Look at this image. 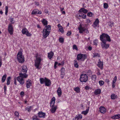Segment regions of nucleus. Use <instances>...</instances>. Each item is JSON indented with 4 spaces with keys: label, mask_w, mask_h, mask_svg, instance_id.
<instances>
[{
    "label": "nucleus",
    "mask_w": 120,
    "mask_h": 120,
    "mask_svg": "<svg viewBox=\"0 0 120 120\" xmlns=\"http://www.w3.org/2000/svg\"><path fill=\"white\" fill-rule=\"evenodd\" d=\"M88 79V77L86 74H83L80 75V80L82 82H86L87 81Z\"/></svg>",
    "instance_id": "7"
},
{
    "label": "nucleus",
    "mask_w": 120,
    "mask_h": 120,
    "mask_svg": "<svg viewBox=\"0 0 120 120\" xmlns=\"http://www.w3.org/2000/svg\"><path fill=\"white\" fill-rule=\"evenodd\" d=\"M22 72L24 73H25L26 74L27 70L26 66L25 65H23L22 66Z\"/></svg>",
    "instance_id": "18"
},
{
    "label": "nucleus",
    "mask_w": 120,
    "mask_h": 120,
    "mask_svg": "<svg viewBox=\"0 0 120 120\" xmlns=\"http://www.w3.org/2000/svg\"><path fill=\"white\" fill-rule=\"evenodd\" d=\"M86 23H89L91 22V21L89 19H87L86 20Z\"/></svg>",
    "instance_id": "58"
},
{
    "label": "nucleus",
    "mask_w": 120,
    "mask_h": 120,
    "mask_svg": "<svg viewBox=\"0 0 120 120\" xmlns=\"http://www.w3.org/2000/svg\"><path fill=\"white\" fill-rule=\"evenodd\" d=\"M11 79V77H8L7 79V85H9L10 83V80Z\"/></svg>",
    "instance_id": "39"
},
{
    "label": "nucleus",
    "mask_w": 120,
    "mask_h": 120,
    "mask_svg": "<svg viewBox=\"0 0 120 120\" xmlns=\"http://www.w3.org/2000/svg\"><path fill=\"white\" fill-rule=\"evenodd\" d=\"M41 22L44 26L47 25L48 23L47 21L45 19H43L41 21Z\"/></svg>",
    "instance_id": "30"
},
{
    "label": "nucleus",
    "mask_w": 120,
    "mask_h": 120,
    "mask_svg": "<svg viewBox=\"0 0 120 120\" xmlns=\"http://www.w3.org/2000/svg\"><path fill=\"white\" fill-rule=\"evenodd\" d=\"M32 119L33 120H40L39 119L37 118V116L36 115L33 116L32 117Z\"/></svg>",
    "instance_id": "43"
},
{
    "label": "nucleus",
    "mask_w": 120,
    "mask_h": 120,
    "mask_svg": "<svg viewBox=\"0 0 120 120\" xmlns=\"http://www.w3.org/2000/svg\"><path fill=\"white\" fill-rule=\"evenodd\" d=\"M104 8L105 9H107L109 7V6L108 4L106 3H105L104 4Z\"/></svg>",
    "instance_id": "42"
},
{
    "label": "nucleus",
    "mask_w": 120,
    "mask_h": 120,
    "mask_svg": "<svg viewBox=\"0 0 120 120\" xmlns=\"http://www.w3.org/2000/svg\"><path fill=\"white\" fill-rule=\"evenodd\" d=\"M15 116L18 117L19 116V112L17 111H15Z\"/></svg>",
    "instance_id": "51"
},
{
    "label": "nucleus",
    "mask_w": 120,
    "mask_h": 120,
    "mask_svg": "<svg viewBox=\"0 0 120 120\" xmlns=\"http://www.w3.org/2000/svg\"><path fill=\"white\" fill-rule=\"evenodd\" d=\"M54 55V53L52 51L48 53V57L51 59L52 57Z\"/></svg>",
    "instance_id": "23"
},
{
    "label": "nucleus",
    "mask_w": 120,
    "mask_h": 120,
    "mask_svg": "<svg viewBox=\"0 0 120 120\" xmlns=\"http://www.w3.org/2000/svg\"><path fill=\"white\" fill-rule=\"evenodd\" d=\"M55 98L54 97H53L51 100V101L50 104L51 106H54L55 103Z\"/></svg>",
    "instance_id": "21"
},
{
    "label": "nucleus",
    "mask_w": 120,
    "mask_h": 120,
    "mask_svg": "<svg viewBox=\"0 0 120 120\" xmlns=\"http://www.w3.org/2000/svg\"><path fill=\"white\" fill-rule=\"evenodd\" d=\"M14 84L15 85H17L16 82V79H14Z\"/></svg>",
    "instance_id": "62"
},
{
    "label": "nucleus",
    "mask_w": 120,
    "mask_h": 120,
    "mask_svg": "<svg viewBox=\"0 0 120 120\" xmlns=\"http://www.w3.org/2000/svg\"><path fill=\"white\" fill-rule=\"evenodd\" d=\"M115 83L112 82V87L113 88L115 86Z\"/></svg>",
    "instance_id": "60"
},
{
    "label": "nucleus",
    "mask_w": 120,
    "mask_h": 120,
    "mask_svg": "<svg viewBox=\"0 0 120 120\" xmlns=\"http://www.w3.org/2000/svg\"><path fill=\"white\" fill-rule=\"evenodd\" d=\"M47 78H40V83L41 84H42L45 83V80Z\"/></svg>",
    "instance_id": "26"
},
{
    "label": "nucleus",
    "mask_w": 120,
    "mask_h": 120,
    "mask_svg": "<svg viewBox=\"0 0 120 120\" xmlns=\"http://www.w3.org/2000/svg\"><path fill=\"white\" fill-rule=\"evenodd\" d=\"M116 79H117V77L116 76H115L114 77V78L113 79V80L112 82H113V83H115L116 81Z\"/></svg>",
    "instance_id": "53"
},
{
    "label": "nucleus",
    "mask_w": 120,
    "mask_h": 120,
    "mask_svg": "<svg viewBox=\"0 0 120 120\" xmlns=\"http://www.w3.org/2000/svg\"><path fill=\"white\" fill-rule=\"evenodd\" d=\"M100 55L97 53H93V57L95 58L96 57H100Z\"/></svg>",
    "instance_id": "34"
},
{
    "label": "nucleus",
    "mask_w": 120,
    "mask_h": 120,
    "mask_svg": "<svg viewBox=\"0 0 120 120\" xmlns=\"http://www.w3.org/2000/svg\"><path fill=\"white\" fill-rule=\"evenodd\" d=\"M97 78L96 76L95 75H92V76H91V79L94 81H95L96 80V79Z\"/></svg>",
    "instance_id": "40"
},
{
    "label": "nucleus",
    "mask_w": 120,
    "mask_h": 120,
    "mask_svg": "<svg viewBox=\"0 0 120 120\" xmlns=\"http://www.w3.org/2000/svg\"><path fill=\"white\" fill-rule=\"evenodd\" d=\"M117 98L116 95L115 94H113L111 95V98L112 99H114Z\"/></svg>",
    "instance_id": "38"
},
{
    "label": "nucleus",
    "mask_w": 120,
    "mask_h": 120,
    "mask_svg": "<svg viewBox=\"0 0 120 120\" xmlns=\"http://www.w3.org/2000/svg\"><path fill=\"white\" fill-rule=\"evenodd\" d=\"M78 16L80 17H81L83 19H85L86 18V16L84 14L82 13H80L78 14Z\"/></svg>",
    "instance_id": "19"
},
{
    "label": "nucleus",
    "mask_w": 120,
    "mask_h": 120,
    "mask_svg": "<svg viewBox=\"0 0 120 120\" xmlns=\"http://www.w3.org/2000/svg\"><path fill=\"white\" fill-rule=\"evenodd\" d=\"M35 57L36 59L34 61L35 66L37 69H39L40 68L39 67V66L41 60V59L40 57V56H39L38 53L36 54Z\"/></svg>",
    "instance_id": "4"
},
{
    "label": "nucleus",
    "mask_w": 120,
    "mask_h": 120,
    "mask_svg": "<svg viewBox=\"0 0 120 120\" xmlns=\"http://www.w3.org/2000/svg\"><path fill=\"white\" fill-rule=\"evenodd\" d=\"M86 73L89 76L91 75L92 73V71L90 70H88Z\"/></svg>",
    "instance_id": "46"
},
{
    "label": "nucleus",
    "mask_w": 120,
    "mask_h": 120,
    "mask_svg": "<svg viewBox=\"0 0 120 120\" xmlns=\"http://www.w3.org/2000/svg\"><path fill=\"white\" fill-rule=\"evenodd\" d=\"M7 76V75L5 74L3 76L1 80L2 82H4Z\"/></svg>",
    "instance_id": "36"
},
{
    "label": "nucleus",
    "mask_w": 120,
    "mask_h": 120,
    "mask_svg": "<svg viewBox=\"0 0 120 120\" xmlns=\"http://www.w3.org/2000/svg\"><path fill=\"white\" fill-rule=\"evenodd\" d=\"M100 112L102 113H104L106 112L105 108L103 106H101L99 108Z\"/></svg>",
    "instance_id": "16"
},
{
    "label": "nucleus",
    "mask_w": 120,
    "mask_h": 120,
    "mask_svg": "<svg viewBox=\"0 0 120 120\" xmlns=\"http://www.w3.org/2000/svg\"><path fill=\"white\" fill-rule=\"evenodd\" d=\"M73 49H75L76 50H78V48L76 45H73Z\"/></svg>",
    "instance_id": "52"
},
{
    "label": "nucleus",
    "mask_w": 120,
    "mask_h": 120,
    "mask_svg": "<svg viewBox=\"0 0 120 120\" xmlns=\"http://www.w3.org/2000/svg\"><path fill=\"white\" fill-rule=\"evenodd\" d=\"M75 116L77 120H80L82 118V115L81 114H79L77 115L76 116Z\"/></svg>",
    "instance_id": "33"
},
{
    "label": "nucleus",
    "mask_w": 120,
    "mask_h": 120,
    "mask_svg": "<svg viewBox=\"0 0 120 120\" xmlns=\"http://www.w3.org/2000/svg\"><path fill=\"white\" fill-rule=\"evenodd\" d=\"M74 66L75 67L78 68H79V65L78 64L77 60H74Z\"/></svg>",
    "instance_id": "32"
},
{
    "label": "nucleus",
    "mask_w": 120,
    "mask_h": 120,
    "mask_svg": "<svg viewBox=\"0 0 120 120\" xmlns=\"http://www.w3.org/2000/svg\"><path fill=\"white\" fill-rule=\"evenodd\" d=\"M100 38L102 42H106L107 41L110 42L111 41L109 36L106 34L103 33L100 36Z\"/></svg>",
    "instance_id": "3"
},
{
    "label": "nucleus",
    "mask_w": 120,
    "mask_h": 120,
    "mask_svg": "<svg viewBox=\"0 0 120 120\" xmlns=\"http://www.w3.org/2000/svg\"><path fill=\"white\" fill-rule=\"evenodd\" d=\"M57 26L59 28V31L60 32H61L62 33L64 32V30L63 27L60 24H58Z\"/></svg>",
    "instance_id": "15"
},
{
    "label": "nucleus",
    "mask_w": 120,
    "mask_h": 120,
    "mask_svg": "<svg viewBox=\"0 0 120 120\" xmlns=\"http://www.w3.org/2000/svg\"><path fill=\"white\" fill-rule=\"evenodd\" d=\"M22 32L23 34H25L27 36L30 37L32 35V34L29 33L28 31L26 28L23 29Z\"/></svg>",
    "instance_id": "9"
},
{
    "label": "nucleus",
    "mask_w": 120,
    "mask_h": 120,
    "mask_svg": "<svg viewBox=\"0 0 120 120\" xmlns=\"http://www.w3.org/2000/svg\"><path fill=\"white\" fill-rule=\"evenodd\" d=\"M89 107H88V109H87L85 111L82 112L81 113L84 114V115H86L88 113L89 110Z\"/></svg>",
    "instance_id": "31"
},
{
    "label": "nucleus",
    "mask_w": 120,
    "mask_h": 120,
    "mask_svg": "<svg viewBox=\"0 0 120 120\" xmlns=\"http://www.w3.org/2000/svg\"><path fill=\"white\" fill-rule=\"evenodd\" d=\"M57 92L58 96L59 97L60 96L62 95V92L61 89L60 87H59L58 88Z\"/></svg>",
    "instance_id": "24"
},
{
    "label": "nucleus",
    "mask_w": 120,
    "mask_h": 120,
    "mask_svg": "<svg viewBox=\"0 0 120 120\" xmlns=\"http://www.w3.org/2000/svg\"><path fill=\"white\" fill-rule=\"evenodd\" d=\"M71 31H68V32L67 33L66 35L68 36H69L70 35H71Z\"/></svg>",
    "instance_id": "54"
},
{
    "label": "nucleus",
    "mask_w": 120,
    "mask_h": 120,
    "mask_svg": "<svg viewBox=\"0 0 120 120\" xmlns=\"http://www.w3.org/2000/svg\"><path fill=\"white\" fill-rule=\"evenodd\" d=\"M61 73L64 74L65 71V69L64 67H63L61 69Z\"/></svg>",
    "instance_id": "50"
},
{
    "label": "nucleus",
    "mask_w": 120,
    "mask_h": 120,
    "mask_svg": "<svg viewBox=\"0 0 120 120\" xmlns=\"http://www.w3.org/2000/svg\"><path fill=\"white\" fill-rule=\"evenodd\" d=\"M38 114V116L40 118L44 117L45 115V113L42 112H39Z\"/></svg>",
    "instance_id": "22"
},
{
    "label": "nucleus",
    "mask_w": 120,
    "mask_h": 120,
    "mask_svg": "<svg viewBox=\"0 0 120 120\" xmlns=\"http://www.w3.org/2000/svg\"><path fill=\"white\" fill-rule=\"evenodd\" d=\"M61 77L62 78H63L64 76V75H65V74H62L61 73Z\"/></svg>",
    "instance_id": "61"
},
{
    "label": "nucleus",
    "mask_w": 120,
    "mask_h": 120,
    "mask_svg": "<svg viewBox=\"0 0 120 120\" xmlns=\"http://www.w3.org/2000/svg\"><path fill=\"white\" fill-rule=\"evenodd\" d=\"M8 30L9 33L11 35L13 34V28L11 23H9L8 26Z\"/></svg>",
    "instance_id": "10"
},
{
    "label": "nucleus",
    "mask_w": 120,
    "mask_h": 120,
    "mask_svg": "<svg viewBox=\"0 0 120 120\" xmlns=\"http://www.w3.org/2000/svg\"><path fill=\"white\" fill-rule=\"evenodd\" d=\"M51 26L48 25L46 26L42 31L43 36L44 38H46L49 35L50 32Z\"/></svg>",
    "instance_id": "2"
},
{
    "label": "nucleus",
    "mask_w": 120,
    "mask_h": 120,
    "mask_svg": "<svg viewBox=\"0 0 120 120\" xmlns=\"http://www.w3.org/2000/svg\"><path fill=\"white\" fill-rule=\"evenodd\" d=\"M87 57L86 54L80 53L77 55V59L78 60H80L81 61H84Z\"/></svg>",
    "instance_id": "6"
},
{
    "label": "nucleus",
    "mask_w": 120,
    "mask_h": 120,
    "mask_svg": "<svg viewBox=\"0 0 120 120\" xmlns=\"http://www.w3.org/2000/svg\"><path fill=\"white\" fill-rule=\"evenodd\" d=\"M57 108V107L56 106H52L51 110V112L52 113H54L56 111Z\"/></svg>",
    "instance_id": "28"
},
{
    "label": "nucleus",
    "mask_w": 120,
    "mask_h": 120,
    "mask_svg": "<svg viewBox=\"0 0 120 120\" xmlns=\"http://www.w3.org/2000/svg\"><path fill=\"white\" fill-rule=\"evenodd\" d=\"M105 81L107 83H108L109 82V80L108 79H105Z\"/></svg>",
    "instance_id": "63"
},
{
    "label": "nucleus",
    "mask_w": 120,
    "mask_h": 120,
    "mask_svg": "<svg viewBox=\"0 0 120 120\" xmlns=\"http://www.w3.org/2000/svg\"><path fill=\"white\" fill-rule=\"evenodd\" d=\"M4 93L5 94L6 93V91L7 90V86H5L4 85Z\"/></svg>",
    "instance_id": "56"
},
{
    "label": "nucleus",
    "mask_w": 120,
    "mask_h": 120,
    "mask_svg": "<svg viewBox=\"0 0 120 120\" xmlns=\"http://www.w3.org/2000/svg\"><path fill=\"white\" fill-rule=\"evenodd\" d=\"M92 47L90 46H89L88 47V49L90 51L92 50Z\"/></svg>",
    "instance_id": "59"
},
{
    "label": "nucleus",
    "mask_w": 120,
    "mask_h": 120,
    "mask_svg": "<svg viewBox=\"0 0 120 120\" xmlns=\"http://www.w3.org/2000/svg\"><path fill=\"white\" fill-rule=\"evenodd\" d=\"M111 118L114 119H119L120 118V115L117 114L115 115L112 116Z\"/></svg>",
    "instance_id": "27"
},
{
    "label": "nucleus",
    "mask_w": 120,
    "mask_h": 120,
    "mask_svg": "<svg viewBox=\"0 0 120 120\" xmlns=\"http://www.w3.org/2000/svg\"><path fill=\"white\" fill-rule=\"evenodd\" d=\"M98 41L97 40V39L94 40L93 42V44L95 45H97V43H98Z\"/></svg>",
    "instance_id": "47"
},
{
    "label": "nucleus",
    "mask_w": 120,
    "mask_h": 120,
    "mask_svg": "<svg viewBox=\"0 0 120 120\" xmlns=\"http://www.w3.org/2000/svg\"><path fill=\"white\" fill-rule=\"evenodd\" d=\"M19 75L17 77L16 79L20 84L23 85L25 83L24 79L26 78L28 75L25 73H20Z\"/></svg>",
    "instance_id": "1"
},
{
    "label": "nucleus",
    "mask_w": 120,
    "mask_h": 120,
    "mask_svg": "<svg viewBox=\"0 0 120 120\" xmlns=\"http://www.w3.org/2000/svg\"><path fill=\"white\" fill-rule=\"evenodd\" d=\"M57 64H58V66L62 65V64H61L60 63H58L57 62H55L54 64V68L55 69L56 68L57 66L56 65Z\"/></svg>",
    "instance_id": "37"
},
{
    "label": "nucleus",
    "mask_w": 120,
    "mask_h": 120,
    "mask_svg": "<svg viewBox=\"0 0 120 120\" xmlns=\"http://www.w3.org/2000/svg\"><path fill=\"white\" fill-rule=\"evenodd\" d=\"M85 88L86 90H88L89 89V87L87 86H85Z\"/></svg>",
    "instance_id": "64"
},
{
    "label": "nucleus",
    "mask_w": 120,
    "mask_h": 120,
    "mask_svg": "<svg viewBox=\"0 0 120 120\" xmlns=\"http://www.w3.org/2000/svg\"><path fill=\"white\" fill-rule=\"evenodd\" d=\"M99 83L100 86H102L104 83V82L102 80H100L99 81Z\"/></svg>",
    "instance_id": "45"
},
{
    "label": "nucleus",
    "mask_w": 120,
    "mask_h": 120,
    "mask_svg": "<svg viewBox=\"0 0 120 120\" xmlns=\"http://www.w3.org/2000/svg\"><path fill=\"white\" fill-rule=\"evenodd\" d=\"M64 39L62 38H60L59 39V41L60 43H63L64 42Z\"/></svg>",
    "instance_id": "44"
},
{
    "label": "nucleus",
    "mask_w": 120,
    "mask_h": 120,
    "mask_svg": "<svg viewBox=\"0 0 120 120\" xmlns=\"http://www.w3.org/2000/svg\"><path fill=\"white\" fill-rule=\"evenodd\" d=\"M106 42H101V45L102 49H106L109 48V44L106 43Z\"/></svg>",
    "instance_id": "8"
},
{
    "label": "nucleus",
    "mask_w": 120,
    "mask_h": 120,
    "mask_svg": "<svg viewBox=\"0 0 120 120\" xmlns=\"http://www.w3.org/2000/svg\"><path fill=\"white\" fill-rule=\"evenodd\" d=\"M113 24L114 23L113 22H110L109 23V25L110 27H112Z\"/></svg>",
    "instance_id": "57"
},
{
    "label": "nucleus",
    "mask_w": 120,
    "mask_h": 120,
    "mask_svg": "<svg viewBox=\"0 0 120 120\" xmlns=\"http://www.w3.org/2000/svg\"><path fill=\"white\" fill-rule=\"evenodd\" d=\"M103 62L100 61V59H99L98 64V66L101 69H103Z\"/></svg>",
    "instance_id": "20"
},
{
    "label": "nucleus",
    "mask_w": 120,
    "mask_h": 120,
    "mask_svg": "<svg viewBox=\"0 0 120 120\" xmlns=\"http://www.w3.org/2000/svg\"><path fill=\"white\" fill-rule=\"evenodd\" d=\"M13 18L10 17L9 18V20L12 23H14V22H13Z\"/></svg>",
    "instance_id": "55"
},
{
    "label": "nucleus",
    "mask_w": 120,
    "mask_h": 120,
    "mask_svg": "<svg viewBox=\"0 0 120 120\" xmlns=\"http://www.w3.org/2000/svg\"><path fill=\"white\" fill-rule=\"evenodd\" d=\"M88 11L87 10L83 8H82L79 11V12L81 13L83 12L84 13H86Z\"/></svg>",
    "instance_id": "25"
},
{
    "label": "nucleus",
    "mask_w": 120,
    "mask_h": 120,
    "mask_svg": "<svg viewBox=\"0 0 120 120\" xmlns=\"http://www.w3.org/2000/svg\"><path fill=\"white\" fill-rule=\"evenodd\" d=\"M41 11H39L38 9H35L34 10L32 11L31 14L32 15L34 14H41Z\"/></svg>",
    "instance_id": "14"
},
{
    "label": "nucleus",
    "mask_w": 120,
    "mask_h": 120,
    "mask_svg": "<svg viewBox=\"0 0 120 120\" xmlns=\"http://www.w3.org/2000/svg\"><path fill=\"white\" fill-rule=\"evenodd\" d=\"M78 28L79 30V33L81 34L83 33L86 30V28L82 26L81 24H80L79 25L78 27Z\"/></svg>",
    "instance_id": "11"
},
{
    "label": "nucleus",
    "mask_w": 120,
    "mask_h": 120,
    "mask_svg": "<svg viewBox=\"0 0 120 120\" xmlns=\"http://www.w3.org/2000/svg\"><path fill=\"white\" fill-rule=\"evenodd\" d=\"M74 90L77 93H79L80 92V89L78 87L74 88Z\"/></svg>",
    "instance_id": "35"
},
{
    "label": "nucleus",
    "mask_w": 120,
    "mask_h": 120,
    "mask_svg": "<svg viewBox=\"0 0 120 120\" xmlns=\"http://www.w3.org/2000/svg\"><path fill=\"white\" fill-rule=\"evenodd\" d=\"M32 107L31 106L27 107L26 108V110H27L28 112H30V111Z\"/></svg>",
    "instance_id": "41"
},
{
    "label": "nucleus",
    "mask_w": 120,
    "mask_h": 120,
    "mask_svg": "<svg viewBox=\"0 0 120 120\" xmlns=\"http://www.w3.org/2000/svg\"><path fill=\"white\" fill-rule=\"evenodd\" d=\"M26 85L27 88H29L30 86L32 85L31 80L30 79H28L26 82Z\"/></svg>",
    "instance_id": "17"
},
{
    "label": "nucleus",
    "mask_w": 120,
    "mask_h": 120,
    "mask_svg": "<svg viewBox=\"0 0 120 120\" xmlns=\"http://www.w3.org/2000/svg\"><path fill=\"white\" fill-rule=\"evenodd\" d=\"M45 83V86H49L51 84V82L50 80L48 79L47 78L46 79Z\"/></svg>",
    "instance_id": "13"
},
{
    "label": "nucleus",
    "mask_w": 120,
    "mask_h": 120,
    "mask_svg": "<svg viewBox=\"0 0 120 120\" xmlns=\"http://www.w3.org/2000/svg\"><path fill=\"white\" fill-rule=\"evenodd\" d=\"M101 93V90L100 89L96 90L94 92V94L97 95L100 94Z\"/></svg>",
    "instance_id": "29"
},
{
    "label": "nucleus",
    "mask_w": 120,
    "mask_h": 120,
    "mask_svg": "<svg viewBox=\"0 0 120 120\" xmlns=\"http://www.w3.org/2000/svg\"><path fill=\"white\" fill-rule=\"evenodd\" d=\"M5 14L6 15H7V13L8 11V6H6L5 7Z\"/></svg>",
    "instance_id": "49"
},
{
    "label": "nucleus",
    "mask_w": 120,
    "mask_h": 120,
    "mask_svg": "<svg viewBox=\"0 0 120 120\" xmlns=\"http://www.w3.org/2000/svg\"><path fill=\"white\" fill-rule=\"evenodd\" d=\"M99 21L98 19H96L94 22L92 26L94 28L98 26L99 25Z\"/></svg>",
    "instance_id": "12"
},
{
    "label": "nucleus",
    "mask_w": 120,
    "mask_h": 120,
    "mask_svg": "<svg viewBox=\"0 0 120 120\" xmlns=\"http://www.w3.org/2000/svg\"><path fill=\"white\" fill-rule=\"evenodd\" d=\"M17 57L19 63H22L24 62V57L22 56V53L21 52L19 51L18 52L17 56Z\"/></svg>",
    "instance_id": "5"
},
{
    "label": "nucleus",
    "mask_w": 120,
    "mask_h": 120,
    "mask_svg": "<svg viewBox=\"0 0 120 120\" xmlns=\"http://www.w3.org/2000/svg\"><path fill=\"white\" fill-rule=\"evenodd\" d=\"M93 13L91 12H88L87 14V15L90 17H92L93 16Z\"/></svg>",
    "instance_id": "48"
}]
</instances>
